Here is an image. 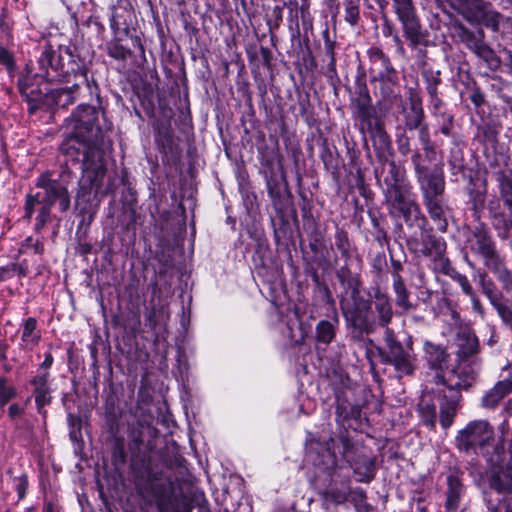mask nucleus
<instances>
[{
	"instance_id": "30",
	"label": "nucleus",
	"mask_w": 512,
	"mask_h": 512,
	"mask_svg": "<svg viewBox=\"0 0 512 512\" xmlns=\"http://www.w3.org/2000/svg\"><path fill=\"white\" fill-rule=\"evenodd\" d=\"M359 18V7L353 1L345 3V20L351 25L357 23Z\"/></svg>"
},
{
	"instance_id": "43",
	"label": "nucleus",
	"mask_w": 512,
	"mask_h": 512,
	"mask_svg": "<svg viewBox=\"0 0 512 512\" xmlns=\"http://www.w3.org/2000/svg\"><path fill=\"white\" fill-rule=\"evenodd\" d=\"M19 88L23 95H27V96L29 95L28 84L25 79L19 80Z\"/></svg>"
},
{
	"instance_id": "22",
	"label": "nucleus",
	"mask_w": 512,
	"mask_h": 512,
	"mask_svg": "<svg viewBox=\"0 0 512 512\" xmlns=\"http://www.w3.org/2000/svg\"><path fill=\"white\" fill-rule=\"evenodd\" d=\"M511 386H493L482 399L483 406L486 408L496 407L500 401L511 392Z\"/></svg>"
},
{
	"instance_id": "11",
	"label": "nucleus",
	"mask_w": 512,
	"mask_h": 512,
	"mask_svg": "<svg viewBox=\"0 0 512 512\" xmlns=\"http://www.w3.org/2000/svg\"><path fill=\"white\" fill-rule=\"evenodd\" d=\"M446 501L447 512H456L465 493L461 478L456 473H450L446 479Z\"/></svg>"
},
{
	"instance_id": "2",
	"label": "nucleus",
	"mask_w": 512,
	"mask_h": 512,
	"mask_svg": "<svg viewBox=\"0 0 512 512\" xmlns=\"http://www.w3.org/2000/svg\"><path fill=\"white\" fill-rule=\"evenodd\" d=\"M390 174L393 183L386 197L390 214L396 218L402 217L408 226L422 227L424 219L420 217L419 208L412 199L404 168L391 163Z\"/></svg>"
},
{
	"instance_id": "19",
	"label": "nucleus",
	"mask_w": 512,
	"mask_h": 512,
	"mask_svg": "<svg viewBox=\"0 0 512 512\" xmlns=\"http://www.w3.org/2000/svg\"><path fill=\"white\" fill-rule=\"evenodd\" d=\"M478 351V339L471 332L464 331L458 335V356L464 360Z\"/></svg>"
},
{
	"instance_id": "36",
	"label": "nucleus",
	"mask_w": 512,
	"mask_h": 512,
	"mask_svg": "<svg viewBox=\"0 0 512 512\" xmlns=\"http://www.w3.org/2000/svg\"><path fill=\"white\" fill-rule=\"evenodd\" d=\"M457 283L460 285L462 291L467 296H472V292H474V291L472 289V286L470 285L468 278L465 275H463L462 277H458Z\"/></svg>"
},
{
	"instance_id": "42",
	"label": "nucleus",
	"mask_w": 512,
	"mask_h": 512,
	"mask_svg": "<svg viewBox=\"0 0 512 512\" xmlns=\"http://www.w3.org/2000/svg\"><path fill=\"white\" fill-rule=\"evenodd\" d=\"M472 301V306L475 311L478 313H482V306L478 298L476 297L475 293L472 292V296H469Z\"/></svg>"
},
{
	"instance_id": "49",
	"label": "nucleus",
	"mask_w": 512,
	"mask_h": 512,
	"mask_svg": "<svg viewBox=\"0 0 512 512\" xmlns=\"http://www.w3.org/2000/svg\"><path fill=\"white\" fill-rule=\"evenodd\" d=\"M9 413L13 417L18 413V407L16 405H11L9 407Z\"/></svg>"
},
{
	"instance_id": "45",
	"label": "nucleus",
	"mask_w": 512,
	"mask_h": 512,
	"mask_svg": "<svg viewBox=\"0 0 512 512\" xmlns=\"http://www.w3.org/2000/svg\"><path fill=\"white\" fill-rule=\"evenodd\" d=\"M447 274L450 276L451 279H453L455 282H458V277H462L463 275L457 272L454 269H451L447 272Z\"/></svg>"
},
{
	"instance_id": "13",
	"label": "nucleus",
	"mask_w": 512,
	"mask_h": 512,
	"mask_svg": "<svg viewBox=\"0 0 512 512\" xmlns=\"http://www.w3.org/2000/svg\"><path fill=\"white\" fill-rule=\"evenodd\" d=\"M489 483L498 493H510L512 491V460L505 466L493 470Z\"/></svg>"
},
{
	"instance_id": "41",
	"label": "nucleus",
	"mask_w": 512,
	"mask_h": 512,
	"mask_svg": "<svg viewBox=\"0 0 512 512\" xmlns=\"http://www.w3.org/2000/svg\"><path fill=\"white\" fill-rule=\"evenodd\" d=\"M52 363H53V357H52L51 353H47L45 355L44 361L42 362V364L40 366L41 370H48L51 367Z\"/></svg>"
},
{
	"instance_id": "31",
	"label": "nucleus",
	"mask_w": 512,
	"mask_h": 512,
	"mask_svg": "<svg viewBox=\"0 0 512 512\" xmlns=\"http://www.w3.org/2000/svg\"><path fill=\"white\" fill-rule=\"evenodd\" d=\"M501 196L506 204H512V181L503 177L500 182Z\"/></svg>"
},
{
	"instance_id": "26",
	"label": "nucleus",
	"mask_w": 512,
	"mask_h": 512,
	"mask_svg": "<svg viewBox=\"0 0 512 512\" xmlns=\"http://www.w3.org/2000/svg\"><path fill=\"white\" fill-rule=\"evenodd\" d=\"M425 350L431 367L442 368V364L446 360L445 351L441 347L429 343L426 344Z\"/></svg>"
},
{
	"instance_id": "33",
	"label": "nucleus",
	"mask_w": 512,
	"mask_h": 512,
	"mask_svg": "<svg viewBox=\"0 0 512 512\" xmlns=\"http://www.w3.org/2000/svg\"><path fill=\"white\" fill-rule=\"evenodd\" d=\"M423 77L425 79L426 85L438 86L441 81L440 73L438 71L434 72L432 70H425L423 72Z\"/></svg>"
},
{
	"instance_id": "48",
	"label": "nucleus",
	"mask_w": 512,
	"mask_h": 512,
	"mask_svg": "<svg viewBox=\"0 0 512 512\" xmlns=\"http://www.w3.org/2000/svg\"><path fill=\"white\" fill-rule=\"evenodd\" d=\"M431 102L434 106V108L438 109L441 105V100L436 96L435 98H431Z\"/></svg>"
},
{
	"instance_id": "12",
	"label": "nucleus",
	"mask_w": 512,
	"mask_h": 512,
	"mask_svg": "<svg viewBox=\"0 0 512 512\" xmlns=\"http://www.w3.org/2000/svg\"><path fill=\"white\" fill-rule=\"evenodd\" d=\"M470 250L480 255L482 258L488 256L495 250L494 242L492 241L488 231L482 225L475 227L471 236L468 239Z\"/></svg>"
},
{
	"instance_id": "24",
	"label": "nucleus",
	"mask_w": 512,
	"mask_h": 512,
	"mask_svg": "<svg viewBox=\"0 0 512 512\" xmlns=\"http://www.w3.org/2000/svg\"><path fill=\"white\" fill-rule=\"evenodd\" d=\"M457 401H447L440 406V425L443 429H448L454 421L457 412Z\"/></svg>"
},
{
	"instance_id": "9",
	"label": "nucleus",
	"mask_w": 512,
	"mask_h": 512,
	"mask_svg": "<svg viewBox=\"0 0 512 512\" xmlns=\"http://www.w3.org/2000/svg\"><path fill=\"white\" fill-rule=\"evenodd\" d=\"M386 345L389 347L390 356L386 357V364L394 367L400 378L402 375L412 374L414 366L411 355L405 351L400 343L396 342L390 333L386 332Z\"/></svg>"
},
{
	"instance_id": "1",
	"label": "nucleus",
	"mask_w": 512,
	"mask_h": 512,
	"mask_svg": "<svg viewBox=\"0 0 512 512\" xmlns=\"http://www.w3.org/2000/svg\"><path fill=\"white\" fill-rule=\"evenodd\" d=\"M96 112L90 106H79L69 120L72 135L64 140L61 151L66 157V164L82 160L81 185L89 186L95 196L106 194L105 149L101 129L95 124Z\"/></svg>"
},
{
	"instance_id": "54",
	"label": "nucleus",
	"mask_w": 512,
	"mask_h": 512,
	"mask_svg": "<svg viewBox=\"0 0 512 512\" xmlns=\"http://www.w3.org/2000/svg\"><path fill=\"white\" fill-rule=\"evenodd\" d=\"M506 512H512V509H509V508H508V509L506 510Z\"/></svg>"
},
{
	"instance_id": "34",
	"label": "nucleus",
	"mask_w": 512,
	"mask_h": 512,
	"mask_svg": "<svg viewBox=\"0 0 512 512\" xmlns=\"http://www.w3.org/2000/svg\"><path fill=\"white\" fill-rule=\"evenodd\" d=\"M0 63L4 64L8 69H12L14 65L12 55L4 48H0Z\"/></svg>"
},
{
	"instance_id": "52",
	"label": "nucleus",
	"mask_w": 512,
	"mask_h": 512,
	"mask_svg": "<svg viewBox=\"0 0 512 512\" xmlns=\"http://www.w3.org/2000/svg\"><path fill=\"white\" fill-rule=\"evenodd\" d=\"M385 70H386V79L391 80L390 76H388V72L389 71H388V67L387 66L385 67Z\"/></svg>"
},
{
	"instance_id": "3",
	"label": "nucleus",
	"mask_w": 512,
	"mask_h": 512,
	"mask_svg": "<svg viewBox=\"0 0 512 512\" xmlns=\"http://www.w3.org/2000/svg\"><path fill=\"white\" fill-rule=\"evenodd\" d=\"M36 187L42 191L35 195H28L26 199V217L30 218L36 203L43 206L37 216V229L42 228L49 219L50 207L56 202L59 203L61 211L68 210L70 206V195L67 188L59 181L51 178L49 172L42 173L36 180Z\"/></svg>"
},
{
	"instance_id": "17",
	"label": "nucleus",
	"mask_w": 512,
	"mask_h": 512,
	"mask_svg": "<svg viewBox=\"0 0 512 512\" xmlns=\"http://www.w3.org/2000/svg\"><path fill=\"white\" fill-rule=\"evenodd\" d=\"M307 460L313 462L321 471L326 472L328 476H331V469L335 465V457L330 451V448L322 449L321 453H315L313 444H310L307 452Z\"/></svg>"
},
{
	"instance_id": "47",
	"label": "nucleus",
	"mask_w": 512,
	"mask_h": 512,
	"mask_svg": "<svg viewBox=\"0 0 512 512\" xmlns=\"http://www.w3.org/2000/svg\"><path fill=\"white\" fill-rule=\"evenodd\" d=\"M381 260L380 259H375L373 261V267L380 273L381 270H382V267H381Z\"/></svg>"
},
{
	"instance_id": "53",
	"label": "nucleus",
	"mask_w": 512,
	"mask_h": 512,
	"mask_svg": "<svg viewBox=\"0 0 512 512\" xmlns=\"http://www.w3.org/2000/svg\"><path fill=\"white\" fill-rule=\"evenodd\" d=\"M490 512H499V511H498V509H497V508H495V507H491V508H490Z\"/></svg>"
},
{
	"instance_id": "5",
	"label": "nucleus",
	"mask_w": 512,
	"mask_h": 512,
	"mask_svg": "<svg viewBox=\"0 0 512 512\" xmlns=\"http://www.w3.org/2000/svg\"><path fill=\"white\" fill-rule=\"evenodd\" d=\"M494 429L486 420L469 422L456 436V446L467 452L476 447H483L493 440Z\"/></svg>"
},
{
	"instance_id": "6",
	"label": "nucleus",
	"mask_w": 512,
	"mask_h": 512,
	"mask_svg": "<svg viewBox=\"0 0 512 512\" xmlns=\"http://www.w3.org/2000/svg\"><path fill=\"white\" fill-rule=\"evenodd\" d=\"M412 159L423 198L443 195L445 190L443 164H435L433 168H429L420 164L419 154H415Z\"/></svg>"
},
{
	"instance_id": "37",
	"label": "nucleus",
	"mask_w": 512,
	"mask_h": 512,
	"mask_svg": "<svg viewBox=\"0 0 512 512\" xmlns=\"http://www.w3.org/2000/svg\"><path fill=\"white\" fill-rule=\"evenodd\" d=\"M27 484V478L25 476L19 478L16 490L20 499L26 494Z\"/></svg>"
},
{
	"instance_id": "39",
	"label": "nucleus",
	"mask_w": 512,
	"mask_h": 512,
	"mask_svg": "<svg viewBox=\"0 0 512 512\" xmlns=\"http://www.w3.org/2000/svg\"><path fill=\"white\" fill-rule=\"evenodd\" d=\"M481 283L483 292L488 296L490 300H493V285L491 283H486L484 277H481Z\"/></svg>"
},
{
	"instance_id": "10",
	"label": "nucleus",
	"mask_w": 512,
	"mask_h": 512,
	"mask_svg": "<svg viewBox=\"0 0 512 512\" xmlns=\"http://www.w3.org/2000/svg\"><path fill=\"white\" fill-rule=\"evenodd\" d=\"M39 65L41 69L39 76L46 81L55 80L58 76V71L62 69L60 56L51 47L43 50L39 58Z\"/></svg>"
},
{
	"instance_id": "35",
	"label": "nucleus",
	"mask_w": 512,
	"mask_h": 512,
	"mask_svg": "<svg viewBox=\"0 0 512 512\" xmlns=\"http://www.w3.org/2000/svg\"><path fill=\"white\" fill-rule=\"evenodd\" d=\"M498 312L502 320L511 328L512 330V311L506 307L498 306Z\"/></svg>"
},
{
	"instance_id": "7",
	"label": "nucleus",
	"mask_w": 512,
	"mask_h": 512,
	"mask_svg": "<svg viewBox=\"0 0 512 512\" xmlns=\"http://www.w3.org/2000/svg\"><path fill=\"white\" fill-rule=\"evenodd\" d=\"M452 34L456 37L461 43L465 44V46L473 51L480 57L487 59L491 56V49L484 43V32L482 29H479L477 32H472L467 29L461 23H455L452 26Z\"/></svg>"
},
{
	"instance_id": "27",
	"label": "nucleus",
	"mask_w": 512,
	"mask_h": 512,
	"mask_svg": "<svg viewBox=\"0 0 512 512\" xmlns=\"http://www.w3.org/2000/svg\"><path fill=\"white\" fill-rule=\"evenodd\" d=\"M350 494V490L346 485H342L340 489L330 487L324 492V498L327 502L333 504L344 503Z\"/></svg>"
},
{
	"instance_id": "38",
	"label": "nucleus",
	"mask_w": 512,
	"mask_h": 512,
	"mask_svg": "<svg viewBox=\"0 0 512 512\" xmlns=\"http://www.w3.org/2000/svg\"><path fill=\"white\" fill-rule=\"evenodd\" d=\"M109 54L118 59H124L126 57V51L123 47L114 46L109 49Z\"/></svg>"
},
{
	"instance_id": "25",
	"label": "nucleus",
	"mask_w": 512,
	"mask_h": 512,
	"mask_svg": "<svg viewBox=\"0 0 512 512\" xmlns=\"http://www.w3.org/2000/svg\"><path fill=\"white\" fill-rule=\"evenodd\" d=\"M335 337V325L328 320H321L316 326V339L323 344H329Z\"/></svg>"
},
{
	"instance_id": "4",
	"label": "nucleus",
	"mask_w": 512,
	"mask_h": 512,
	"mask_svg": "<svg viewBox=\"0 0 512 512\" xmlns=\"http://www.w3.org/2000/svg\"><path fill=\"white\" fill-rule=\"evenodd\" d=\"M471 24H483L493 31H498L504 17L484 0H448Z\"/></svg>"
},
{
	"instance_id": "40",
	"label": "nucleus",
	"mask_w": 512,
	"mask_h": 512,
	"mask_svg": "<svg viewBox=\"0 0 512 512\" xmlns=\"http://www.w3.org/2000/svg\"><path fill=\"white\" fill-rule=\"evenodd\" d=\"M37 378H38V380H35L33 384H45L48 381L47 370H41V368H40Z\"/></svg>"
},
{
	"instance_id": "32",
	"label": "nucleus",
	"mask_w": 512,
	"mask_h": 512,
	"mask_svg": "<svg viewBox=\"0 0 512 512\" xmlns=\"http://www.w3.org/2000/svg\"><path fill=\"white\" fill-rule=\"evenodd\" d=\"M14 395L13 386H0V406H4Z\"/></svg>"
},
{
	"instance_id": "46",
	"label": "nucleus",
	"mask_w": 512,
	"mask_h": 512,
	"mask_svg": "<svg viewBox=\"0 0 512 512\" xmlns=\"http://www.w3.org/2000/svg\"><path fill=\"white\" fill-rule=\"evenodd\" d=\"M503 223H504L505 229H504L503 232L499 233V236L502 237V238H508V236H509V232H508L509 223L506 220H503Z\"/></svg>"
},
{
	"instance_id": "16",
	"label": "nucleus",
	"mask_w": 512,
	"mask_h": 512,
	"mask_svg": "<svg viewBox=\"0 0 512 512\" xmlns=\"http://www.w3.org/2000/svg\"><path fill=\"white\" fill-rule=\"evenodd\" d=\"M424 204L428 210L430 217L437 224L438 229L442 232L447 229V221L445 218V210L442 195L424 198Z\"/></svg>"
},
{
	"instance_id": "23",
	"label": "nucleus",
	"mask_w": 512,
	"mask_h": 512,
	"mask_svg": "<svg viewBox=\"0 0 512 512\" xmlns=\"http://www.w3.org/2000/svg\"><path fill=\"white\" fill-rule=\"evenodd\" d=\"M405 113L407 127L409 129L419 128L423 119L421 103L417 99H412L410 108Z\"/></svg>"
},
{
	"instance_id": "51",
	"label": "nucleus",
	"mask_w": 512,
	"mask_h": 512,
	"mask_svg": "<svg viewBox=\"0 0 512 512\" xmlns=\"http://www.w3.org/2000/svg\"><path fill=\"white\" fill-rule=\"evenodd\" d=\"M497 384H510V385H512V379H505L503 381H498Z\"/></svg>"
},
{
	"instance_id": "44",
	"label": "nucleus",
	"mask_w": 512,
	"mask_h": 512,
	"mask_svg": "<svg viewBox=\"0 0 512 512\" xmlns=\"http://www.w3.org/2000/svg\"><path fill=\"white\" fill-rule=\"evenodd\" d=\"M426 89L428 94L430 95V98H435L437 96V86L426 85Z\"/></svg>"
},
{
	"instance_id": "50",
	"label": "nucleus",
	"mask_w": 512,
	"mask_h": 512,
	"mask_svg": "<svg viewBox=\"0 0 512 512\" xmlns=\"http://www.w3.org/2000/svg\"><path fill=\"white\" fill-rule=\"evenodd\" d=\"M36 402H37L39 405H43V404H44V399H43V398H42V396L40 395V391H39V390H37Z\"/></svg>"
},
{
	"instance_id": "21",
	"label": "nucleus",
	"mask_w": 512,
	"mask_h": 512,
	"mask_svg": "<svg viewBox=\"0 0 512 512\" xmlns=\"http://www.w3.org/2000/svg\"><path fill=\"white\" fill-rule=\"evenodd\" d=\"M37 321L35 318H27L23 324L21 340L28 348L37 345L40 339V332L36 329Z\"/></svg>"
},
{
	"instance_id": "8",
	"label": "nucleus",
	"mask_w": 512,
	"mask_h": 512,
	"mask_svg": "<svg viewBox=\"0 0 512 512\" xmlns=\"http://www.w3.org/2000/svg\"><path fill=\"white\" fill-rule=\"evenodd\" d=\"M393 7L399 20L401 21L406 36L417 43L420 34V25L415 14V8L412 0H392Z\"/></svg>"
},
{
	"instance_id": "18",
	"label": "nucleus",
	"mask_w": 512,
	"mask_h": 512,
	"mask_svg": "<svg viewBox=\"0 0 512 512\" xmlns=\"http://www.w3.org/2000/svg\"><path fill=\"white\" fill-rule=\"evenodd\" d=\"M398 269H400L399 264L396 266V270L392 273V286L395 293V303L400 309H402V311H408L412 307V304L409 300V293L406 285L400 276Z\"/></svg>"
},
{
	"instance_id": "15",
	"label": "nucleus",
	"mask_w": 512,
	"mask_h": 512,
	"mask_svg": "<svg viewBox=\"0 0 512 512\" xmlns=\"http://www.w3.org/2000/svg\"><path fill=\"white\" fill-rule=\"evenodd\" d=\"M484 263L491 271H493L498 279L503 283L504 287L508 289L512 285V276L508 269L505 267L502 258L497 253L496 249L489 253L488 256L483 257Z\"/></svg>"
},
{
	"instance_id": "29",
	"label": "nucleus",
	"mask_w": 512,
	"mask_h": 512,
	"mask_svg": "<svg viewBox=\"0 0 512 512\" xmlns=\"http://www.w3.org/2000/svg\"><path fill=\"white\" fill-rule=\"evenodd\" d=\"M419 139H420V141L423 144V149L426 152V157L429 160H432L435 157L436 153H435V151H434V149H433V147H432V145L430 143L429 133H428L427 127H425V126L420 127Z\"/></svg>"
},
{
	"instance_id": "14",
	"label": "nucleus",
	"mask_w": 512,
	"mask_h": 512,
	"mask_svg": "<svg viewBox=\"0 0 512 512\" xmlns=\"http://www.w3.org/2000/svg\"><path fill=\"white\" fill-rule=\"evenodd\" d=\"M418 413L423 425L429 429L436 426V405L430 392H423L418 403Z\"/></svg>"
},
{
	"instance_id": "20",
	"label": "nucleus",
	"mask_w": 512,
	"mask_h": 512,
	"mask_svg": "<svg viewBox=\"0 0 512 512\" xmlns=\"http://www.w3.org/2000/svg\"><path fill=\"white\" fill-rule=\"evenodd\" d=\"M337 415L343 421V426L354 430L358 429V419L361 416V411L358 406H350L348 410V407L338 400Z\"/></svg>"
},
{
	"instance_id": "28",
	"label": "nucleus",
	"mask_w": 512,
	"mask_h": 512,
	"mask_svg": "<svg viewBox=\"0 0 512 512\" xmlns=\"http://www.w3.org/2000/svg\"><path fill=\"white\" fill-rule=\"evenodd\" d=\"M352 467L357 476V481L367 482L373 476L374 464L370 460H366L363 467H358L357 465H353Z\"/></svg>"
}]
</instances>
